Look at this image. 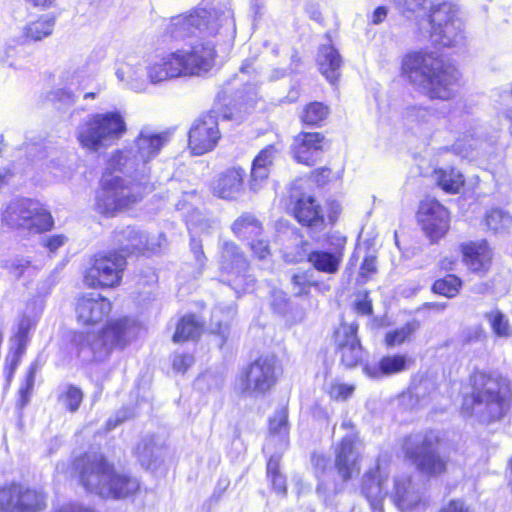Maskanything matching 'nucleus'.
Returning a JSON list of instances; mask_svg holds the SVG:
<instances>
[{
  "label": "nucleus",
  "mask_w": 512,
  "mask_h": 512,
  "mask_svg": "<svg viewBox=\"0 0 512 512\" xmlns=\"http://www.w3.org/2000/svg\"><path fill=\"white\" fill-rule=\"evenodd\" d=\"M288 213L302 227L312 230H323L327 225H334L341 214V206L331 201L327 204L326 214L317 199L307 193L288 196Z\"/></svg>",
  "instance_id": "10"
},
{
  "label": "nucleus",
  "mask_w": 512,
  "mask_h": 512,
  "mask_svg": "<svg viewBox=\"0 0 512 512\" xmlns=\"http://www.w3.org/2000/svg\"><path fill=\"white\" fill-rule=\"evenodd\" d=\"M254 227L255 217L252 214L246 213L233 223L232 230L237 236H242L248 231L252 232Z\"/></svg>",
  "instance_id": "54"
},
{
  "label": "nucleus",
  "mask_w": 512,
  "mask_h": 512,
  "mask_svg": "<svg viewBox=\"0 0 512 512\" xmlns=\"http://www.w3.org/2000/svg\"><path fill=\"white\" fill-rule=\"evenodd\" d=\"M343 253L315 249L307 254V262L318 272L336 274L341 266Z\"/></svg>",
  "instance_id": "31"
},
{
  "label": "nucleus",
  "mask_w": 512,
  "mask_h": 512,
  "mask_svg": "<svg viewBox=\"0 0 512 512\" xmlns=\"http://www.w3.org/2000/svg\"><path fill=\"white\" fill-rule=\"evenodd\" d=\"M418 327L419 324L416 321H410L399 328L387 331L383 338L385 348L393 349L402 346L412 338Z\"/></svg>",
  "instance_id": "38"
},
{
  "label": "nucleus",
  "mask_w": 512,
  "mask_h": 512,
  "mask_svg": "<svg viewBox=\"0 0 512 512\" xmlns=\"http://www.w3.org/2000/svg\"><path fill=\"white\" fill-rule=\"evenodd\" d=\"M170 141V133L159 132L155 129L145 126L139 131L134 140V148L139 156L149 165L150 161L157 157L161 149Z\"/></svg>",
  "instance_id": "23"
},
{
  "label": "nucleus",
  "mask_w": 512,
  "mask_h": 512,
  "mask_svg": "<svg viewBox=\"0 0 512 512\" xmlns=\"http://www.w3.org/2000/svg\"><path fill=\"white\" fill-rule=\"evenodd\" d=\"M268 428L272 434L287 433L288 431V409L282 407L277 410L269 419Z\"/></svg>",
  "instance_id": "49"
},
{
  "label": "nucleus",
  "mask_w": 512,
  "mask_h": 512,
  "mask_svg": "<svg viewBox=\"0 0 512 512\" xmlns=\"http://www.w3.org/2000/svg\"><path fill=\"white\" fill-rule=\"evenodd\" d=\"M32 328L31 319L28 317H23L19 323L18 331L15 335V341L17 344L15 355L13 356L9 371H8V379H10L20 362V357L24 354L26 345L28 342V334L30 329Z\"/></svg>",
  "instance_id": "39"
},
{
  "label": "nucleus",
  "mask_w": 512,
  "mask_h": 512,
  "mask_svg": "<svg viewBox=\"0 0 512 512\" xmlns=\"http://www.w3.org/2000/svg\"><path fill=\"white\" fill-rule=\"evenodd\" d=\"M399 73L430 101H451L462 85L457 65L426 49L406 52L401 57Z\"/></svg>",
  "instance_id": "2"
},
{
  "label": "nucleus",
  "mask_w": 512,
  "mask_h": 512,
  "mask_svg": "<svg viewBox=\"0 0 512 512\" xmlns=\"http://www.w3.org/2000/svg\"><path fill=\"white\" fill-rule=\"evenodd\" d=\"M146 192L128 184L127 179L105 174L101 188L96 194L95 209L98 213L112 217L138 202Z\"/></svg>",
  "instance_id": "12"
},
{
  "label": "nucleus",
  "mask_w": 512,
  "mask_h": 512,
  "mask_svg": "<svg viewBox=\"0 0 512 512\" xmlns=\"http://www.w3.org/2000/svg\"><path fill=\"white\" fill-rule=\"evenodd\" d=\"M291 284L296 296L307 297L312 289L320 290L321 283L314 280L313 273L309 270L299 271L293 274Z\"/></svg>",
  "instance_id": "44"
},
{
  "label": "nucleus",
  "mask_w": 512,
  "mask_h": 512,
  "mask_svg": "<svg viewBox=\"0 0 512 512\" xmlns=\"http://www.w3.org/2000/svg\"><path fill=\"white\" fill-rule=\"evenodd\" d=\"M67 240V237L65 235L59 234V235H52L49 237H46L43 240V244L46 248L49 249L51 252H55L58 248L63 246Z\"/></svg>",
  "instance_id": "61"
},
{
  "label": "nucleus",
  "mask_w": 512,
  "mask_h": 512,
  "mask_svg": "<svg viewBox=\"0 0 512 512\" xmlns=\"http://www.w3.org/2000/svg\"><path fill=\"white\" fill-rule=\"evenodd\" d=\"M244 176L245 171L241 168L225 171L213 182L214 195L227 200L236 198L242 191Z\"/></svg>",
  "instance_id": "26"
},
{
  "label": "nucleus",
  "mask_w": 512,
  "mask_h": 512,
  "mask_svg": "<svg viewBox=\"0 0 512 512\" xmlns=\"http://www.w3.org/2000/svg\"><path fill=\"white\" fill-rule=\"evenodd\" d=\"M58 400L70 412H76L83 400V392L74 385H67L60 393Z\"/></svg>",
  "instance_id": "46"
},
{
  "label": "nucleus",
  "mask_w": 512,
  "mask_h": 512,
  "mask_svg": "<svg viewBox=\"0 0 512 512\" xmlns=\"http://www.w3.org/2000/svg\"><path fill=\"white\" fill-rule=\"evenodd\" d=\"M362 445L359 432L343 436L334 450V469L343 483L351 481L361 472V455L357 448Z\"/></svg>",
  "instance_id": "18"
},
{
  "label": "nucleus",
  "mask_w": 512,
  "mask_h": 512,
  "mask_svg": "<svg viewBox=\"0 0 512 512\" xmlns=\"http://www.w3.org/2000/svg\"><path fill=\"white\" fill-rule=\"evenodd\" d=\"M331 339L334 354L343 369L351 370L364 363L367 357V349L362 343L357 321L341 320L333 328Z\"/></svg>",
  "instance_id": "13"
},
{
  "label": "nucleus",
  "mask_w": 512,
  "mask_h": 512,
  "mask_svg": "<svg viewBox=\"0 0 512 512\" xmlns=\"http://www.w3.org/2000/svg\"><path fill=\"white\" fill-rule=\"evenodd\" d=\"M92 80L85 66L67 69L61 77L62 85L73 89L77 93L88 87Z\"/></svg>",
  "instance_id": "41"
},
{
  "label": "nucleus",
  "mask_w": 512,
  "mask_h": 512,
  "mask_svg": "<svg viewBox=\"0 0 512 512\" xmlns=\"http://www.w3.org/2000/svg\"><path fill=\"white\" fill-rule=\"evenodd\" d=\"M77 98V92L65 85L51 92V100L59 102L65 106L73 105Z\"/></svg>",
  "instance_id": "52"
},
{
  "label": "nucleus",
  "mask_w": 512,
  "mask_h": 512,
  "mask_svg": "<svg viewBox=\"0 0 512 512\" xmlns=\"http://www.w3.org/2000/svg\"><path fill=\"white\" fill-rule=\"evenodd\" d=\"M253 368L254 363H251L246 370L241 372L237 382L238 390L245 396L252 395L256 389V378L252 376Z\"/></svg>",
  "instance_id": "50"
},
{
  "label": "nucleus",
  "mask_w": 512,
  "mask_h": 512,
  "mask_svg": "<svg viewBox=\"0 0 512 512\" xmlns=\"http://www.w3.org/2000/svg\"><path fill=\"white\" fill-rule=\"evenodd\" d=\"M110 311V301L97 293L83 295L77 301V318L85 325H93L102 321Z\"/></svg>",
  "instance_id": "22"
},
{
  "label": "nucleus",
  "mask_w": 512,
  "mask_h": 512,
  "mask_svg": "<svg viewBox=\"0 0 512 512\" xmlns=\"http://www.w3.org/2000/svg\"><path fill=\"white\" fill-rule=\"evenodd\" d=\"M317 65L320 73L331 84H336L340 77L342 58L332 44H322L318 49Z\"/></svg>",
  "instance_id": "27"
},
{
  "label": "nucleus",
  "mask_w": 512,
  "mask_h": 512,
  "mask_svg": "<svg viewBox=\"0 0 512 512\" xmlns=\"http://www.w3.org/2000/svg\"><path fill=\"white\" fill-rule=\"evenodd\" d=\"M432 176L436 186L451 195L460 193L466 184L464 174L454 166L436 167Z\"/></svg>",
  "instance_id": "29"
},
{
  "label": "nucleus",
  "mask_w": 512,
  "mask_h": 512,
  "mask_svg": "<svg viewBox=\"0 0 512 512\" xmlns=\"http://www.w3.org/2000/svg\"><path fill=\"white\" fill-rule=\"evenodd\" d=\"M399 10L407 18H426L430 37L444 47L454 46L464 39L455 4L443 1L427 6V0H398Z\"/></svg>",
  "instance_id": "6"
},
{
  "label": "nucleus",
  "mask_w": 512,
  "mask_h": 512,
  "mask_svg": "<svg viewBox=\"0 0 512 512\" xmlns=\"http://www.w3.org/2000/svg\"><path fill=\"white\" fill-rule=\"evenodd\" d=\"M469 390L462 394L459 413L482 425L501 421L512 400L511 380L498 372L475 370L468 377Z\"/></svg>",
  "instance_id": "3"
},
{
  "label": "nucleus",
  "mask_w": 512,
  "mask_h": 512,
  "mask_svg": "<svg viewBox=\"0 0 512 512\" xmlns=\"http://www.w3.org/2000/svg\"><path fill=\"white\" fill-rule=\"evenodd\" d=\"M47 497L41 490L11 484L0 488V512H41Z\"/></svg>",
  "instance_id": "17"
},
{
  "label": "nucleus",
  "mask_w": 512,
  "mask_h": 512,
  "mask_svg": "<svg viewBox=\"0 0 512 512\" xmlns=\"http://www.w3.org/2000/svg\"><path fill=\"white\" fill-rule=\"evenodd\" d=\"M194 363V357L191 354H175L172 360L173 369L176 372L184 373Z\"/></svg>",
  "instance_id": "59"
},
{
  "label": "nucleus",
  "mask_w": 512,
  "mask_h": 512,
  "mask_svg": "<svg viewBox=\"0 0 512 512\" xmlns=\"http://www.w3.org/2000/svg\"><path fill=\"white\" fill-rule=\"evenodd\" d=\"M134 413L130 408H122L116 414L109 418L106 423V431H111L124 421L133 417Z\"/></svg>",
  "instance_id": "57"
},
{
  "label": "nucleus",
  "mask_w": 512,
  "mask_h": 512,
  "mask_svg": "<svg viewBox=\"0 0 512 512\" xmlns=\"http://www.w3.org/2000/svg\"><path fill=\"white\" fill-rule=\"evenodd\" d=\"M80 484L102 498L123 500L140 491L137 477L114 469L101 453H86L73 463Z\"/></svg>",
  "instance_id": "5"
},
{
  "label": "nucleus",
  "mask_w": 512,
  "mask_h": 512,
  "mask_svg": "<svg viewBox=\"0 0 512 512\" xmlns=\"http://www.w3.org/2000/svg\"><path fill=\"white\" fill-rule=\"evenodd\" d=\"M377 273V257L374 254H369L362 260L359 277L362 282H367L371 277Z\"/></svg>",
  "instance_id": "53"
},
{
  "label": "nucleus",
  "mask_w": 512,
  "mask_h": 512,
  "mask_svg": "<svg viewBox=\"0 0 512 512\" xmlns=\"http://www.w3.org/2000/svg\"><path fill=\"white\" fill-rule=\"evenodd\" d=\"M30 266V261L24 258H14L5 264V267L16 278H20Z\"/></svg>",
  "instance_id": "56"
},
{
  "label": "nucleus",
  "mask_w": 512,
  "mask_h": 512,
  "mask_svg": "<svg viewBox=\"0 0 512 512\" xmlns=\"http://www.w3.org/2000/svg\"><path fill=\"white\" fill-rule=\"evenodd\" d=\"M353 308L358 314L363 316H371L373 314V305L368 291L363 293L361 299L354 302Z\"/></svg>",
  "instance_id": "58"
},
{
  "label": "nucleus",
  "mask_w": 512,
  "mask_h": 512,
  "mask_svg": "<svg viewBox=\"0 0 512 512\" xmlns=\"http://www.w3.org/2000/svg\"><path fill=\"white\" fill-rule=\"evenodd\" d=\"M39 365L37 361H34L28 370L25 384L22 385L19 389V401L17 403V406L22 409L30 400V396L34 387L35 383V375L36 372L39 370Z\"/></svg>",
  "instance_id": "47"
},
{
  "label": "nucleus",
  "mask_w": 512,
  "mask_h": 512,
  "mask_svg": "<svg viewBox=\"0 0 512 512\" xmlns=\"http://www.w3.org/2000/svg\"><path fill=\"white\" fill-rule=\"evenodd\" d=\"M116 77L125 82L127 87L142 92L147 88V82L141 69L140 59L134 56L127 57L116 69Z\"/></svg>",
  "instance_id": "28"
},
{
  "label": "nucleus",
  "mask_w": 512,
  "mask_h": 512,
  "mask_svg": "<svg viewBox=\"0 0 512 512\" xmlns=\"http://www.w3.org/2000/svg\"><path fill=\"white\" fill-rule=\"evenodd\" d=\"M356 387L354 384L332 383L329 388V396L334 401H346L352 397Z\"/></svg>",
  "instance_id": "51"
},
{
  "label": "nucleus",
  "mask_w": 512,
  "mask_h": 512,
  "mask_svg": "<svg viewBox=\"0 0 512 512\" xmlns=\"http://www.w3.org/2000/svg\"><path fill=\"white\" fill-rule=\"evenodd\" d=\"M2 223L23 234L41 233L53 226L51 214L31 199L11 200L2 213Z\"/></svg>",
  "instance_id": "11"
},
{
  "label": "nucleus",
  "mask_w": 512,
  "mask_h": 512,
  "mask_svg": "<svg viewBox=\"0 0 512 512\" xmlns=\"http://www.w3.org/2000/svg\"><path fill=\"white\" fill-rule=\"evenodd\" d=\"M330 141L324 133L318 131H300L292 140L290 153L298 164L313 167L320 160V156L329 147Z\"/></svg>",
  "instance_id": "20"
},
{
  "label": "nucleus",
  "mask_w": 512,
  "mask_h": 512,
  "mask_svg": "<svg viewBox=\"0 0 512 512\" xmlns=\"http://www.w3.org/2000/svg\"><path fill=\"white\" fill-rule=\"evenodd\" d=\"M164 442L159 436L147 435L143 437L135 448V455L141 466L148 469L160 456Z\"/></svg>",
  "instance_id": "32"
},
{
  "label": "nucleus",
  "mask_w": 512,
  "mask_h": 512,
  "mask_svg": "<svg viewBox=\"0 0 512 512\" xmlns=\"http://www.w3.org/2000/svg\"><path fill=\"white\" fill-rule=\"evenodd\" d=\"M310 178L317 186H324L331 181L332 170L327 166L315 168L310 172Z\"/></svg>",
  "instance_id": "55"
},
{
  "label": "nucleus",
  "mask_w": 512,
  "mask_h": 512,
  "mask_svg": "<svg viewBox=\"0 0 512 512\" xmlns=\"http://www.w3.org/2000/svg\"><path fill=\"white\" fill-rule=\"evenodd\" d=\"M457 264V258L453 256H444L438 261L437 267L440 272L449 273L450 271L455 269Z\"/></svg>",
  "instance_id": "62"
},
{
  "label": "nucleus",
  "mask_w": 512,
  "mask_h": 512,
  "mask_svg": "<svg viewBox=\"0 0 512 512\" xmlns=\"http://www.w3.org/2000/svg\"><path fill=\"white\" fill-rule=\"evenodd\" d=\"M483 222L487 231L503 233L512 226V216L499 208H492L485 213Z\"/></svg>",
  "instance_id": "40"
},
{
  "label": "nucleus",
  "mask_w": 512,
  "mask_h": 512,
  "mask_svg": "<svg viewBox=\"0 0 512 512\" xmlns=\"http://www.w3.org/2000/svg\"><path fill=\"white\" fill-rule=\"evenodd\" d=\"M119 172L126 176L127 182L133 187L150 193L154 183L150 181V166L139 156L132 146L113 152L107 162L105 174Z\"/></svg>",
  "instance_id": "14"
},
{
  "label": "nucleus",
  "mask_w": 512,
  "mask_h": 512,
  "mask_svg": "<svg viewBox=\"0 0 512 512\" xmlns=\"http://www.w3.org/2000/svg\"><path fill=\"white\" fill-rule=\"evenodd\" d=\"M439 512H470L469 509L464 506L463 502L460 500H450L446 505H444Z\"/></svg>",
  "instance_id": "63"
},
{
  "label": "nucleus",
  "mask_w": 512,
  "mask_h": 512,
  "mask_svg": "<svg viewBox=\"0 0 512 512\" xmlns=\"http://www.w3.org/2000/svg\"><path fill=\"white\" fill-rule=\"evenodd\" d=\"M331 110L330 107L321 101H310L306 103L299 115V121L303 126L320 128L325 125Z\"/></svg>",
  "instance_id": "33"
},
{
  "label": "nucleus",
  "mask_w": 512,
  "mask_h": 512,
  "mask_svg": "<svg viewBox=\"0 0 512 512\" xmlns=\"http://www.w3.org/2000/svg\"><path fill=\"white\" fill-rule=\"evenodd\" d=\"M55 512H95V511L93 509L84 507L79 504H67V505L62 506L60 509H58Z\"/></svg>",
  "instance_id": "64"
},
{
  "label": "nucleus",
  "mask_w": 512,
  "mask_h": 512,
  "mask_svg": "<svg viewBox=\"0 0 512 512\" xmlns=\"http://www.w3.org/2000/svg\"><path fill=\"white\" fill-rule=\"evenodd\" d=\"M361 491L373 509L381 507L385 498L383 479L380 476V466L368 469L362 477Z\"/></svg>",
  "instance_id": "30"
},
{
  "label": "nucleus",
  "mask_w": 512,
  "mask_h": 512,
  "mask_svg": "<svg viewBox=\"0 0 512 512\" xmlns=\"http://www.w3.org/2000/svg\"><path fill=\"white\" fill-rule=\"evenodd\" d=\"M414 361L405 353L383 355L374 367H365V373L371 378L389 377L408 370Z\"/></svg>",
  "instance_id": "24"
},
{
  "label": "nucleus",
  "mask_w": 512,
  "mask_h": 512,
  "mask_svg": "<svg viewBox=\"0 0 512 512\" xmlns=\"http://www.w3.org/2000/svg\"><path fill=\"white\" fill-rule=\"evenodd\" d=\"M125 131V121L118 112L95 114L79 125L77 139L83 148L97 152L113 144Z\"/></svg>",
  "instance_id": "9"
},
{
  "label": "nucleus",
  "mask_w": 512,
  "mask_h": 512,
  "mask_svg": "<svg viewBox=\"0 0 512 512\" xmlns=\"http://www.w3.org/2000/svg\"><path fill=\"white\" fill-rule=\"evenodd\" d=\"M444 438L433 429L404 436L400 448L404 460L427 479L443 477L448 473L450 459L441 454Z\"/></svg>",
  "instance_id": "7"
},
{
  "label": "nucleus",
  "mask_w": 512,
  "mask_h": 512,
  "mask_svg": "<svg viewBox=\"0 0 512 512\" xmlns=\"http://www.w3.org/2000/svg\"><path fill=\"white\" fill-rule=\"evenodd\" d=\"M457 250L462 264L469 273L483 276L491 270L494 248L486 238L460 242Z\"/></svg>",
  "instance_id": "19"
},
{
  "label": "nucleus",
  "mask_w": 512,
  "mask_h": 512,
  "mask_svg": "<svg viewBox=\"0 0 512 512\" xmlns=\"http://www.w3.org/2000/svg\"><path fill=\"white\" fill-rule=\"evenodd\" d=\"M235 20L231 0H203L194 9L163 22L164 41H187V48L156 56L146 66L151 84L199 76L215 64L216 46L233 39Z\"/></svg>",
  "instance_id": "1"
},
{
  "label": "nucleus",
  "mask_w": 512,
  "mask_h": 512,
  "mask_svg": "<svg viewBox=\"0 0 512 512\" xmlns=\"http://www.w3.org/2000/svg\"><path fill=\"white\" fill-rule=\"evenodd\" d=\"M256 68L254 58L247 59L243 62L240 67L238 79L245 82V94L237 91L233 100L229 99L228 91L222 90L218 93L213 108L197 119L190 128L189 131V148L194 155H203L217 145L220 139V131L218 128V120H233L241 121L243 116L241 110L237 109L236 106L239 100H244L245 105L248 104L249 100L252 101V95L255 91V78Z\"/></svg>",
  "instance_id": "4"
},
{
  "label": "nucleus",
  "mask_w": 512,
  "mask_h": 512,
  "mask_svg": "<svg viewBox=\"0 0 512 512\" xmlns=\"http://www.w3.org/2000/svg\"><path fill=\"white\" fill-rule=\"evenodd\" d=\"M55 25V20L52 17H40L33 21L24 29V36L30 41H40L45 37L51 35Z\"/></svg>",
  "instance_id": "43"
},
{
  "label": "nucleus",
  "mask_w": 512,
  "mask_h": 512,
  "mask_svg": "<svg viewBox=\"0 0 512 512\" xmlns=\"http://www.w3.org/2000/svg\"><path fill=\"white\" fill-rule=\"evenodd\" d=\"M126 267V256L118 252L95 255L86 270L84 281L89 287L110 288L118 286Z\"/></svg>",
  "instance_id": "15"
},
{
  "label": "nucleus",
  "mask_w": 512,
  "mask_h": 512,
  "mask_svg": "<svg viewBox=\"0 0 512 512\" xmlns=\"http://www.w3.org/2000/svg\"><path fill=\"white\" fill-rule=\"evenodd\" d=\"M202 331V325L192 315L184 316L177 324L176 331L173 335L175 343L195 340Z\"/></svg>",
  "instance_id": "42"
},
{
  "label": "nucleus",
  "mask_w": 512,
  "mask_h": 512,
  "mask_svg": "<svg viewBox=\"0 0 512 512\" xmlns=\"http://www.w3.org/2000/svg\"><path fill=\"white\" fill-rule=\"evenodd\" d=\"M278 150L275 145H268L258 153V179H267L268 170L277 157Z\"/></svg>",
  "instance_id": "48"
},
{
  "label": "nucleus",
  "mask_w": 512,
  "mask_h": 512,
  "mask_svg": "<svg viewBox=\"0 0 512 512\" xmlns=\"http://www.w3.org/2000/svg\"><path fill=\"white\" fill-rule=\"evenodd\" d=\"M114 242L118 246V249L122 253H125V256L132 253L144 252L145 250H155L154 247L150 246L147 236L132 226L116 230L114 233Z\"/></svg>",
  "instance_id": "25"
},
{
  "label": "nucleus",
  "mask_w": 512,
  "mask_h": 512,
  "mask_svg": "<svg viewBox=\"0 0 512 512\" xmlns=\"http://www.w3.org/2000/svg\"><path fill=\"white\" fill-rule=\"evenodd\" d=\"M249 264L243 253L233 242L225 241L221 246L219 258V271L222 281L230 282L235 280L238 286L241 285Z\"/></svg>",
  "instance_id": "21"
},
{
  "label": "nucleus",
  "mask_w": 512,
  "mask_h": 512,
  "mask_svg": "<svg viewBox=\"0 0 512 512\" xmlns=\"http://www.w3.org/2000/svg\"><path fill=\"white\" fill-rule=\"evenodd\" d=\"M137 333L135 322L129 318L110 321L100 332H77L72 343L78 356L86 361L105 359L114 348H124Z\"/></svg>",
  "instance_id": "8"
},
{
  "label": "nucleus",
  "mask_w": 512,
  "mask_h": 512,
  "mask_svg": "<svg viewBox=\"0 0 512 512\" xmlns=\"http://www.w3.org/2000/svg\"><path fill=\"white\" fill-rule=\"evenodd\" d=\"M281 458V454H274L269 457L266 463V476L273 490L281 496H286L287 483L285 475L280 471Z\"/></svg>",
  "instance_id": "37"
},
{
  "label": "nucleus",
  "mask_w": 512,
  "mask_h": 512,
  "mask_svg": "<svg viewBox=\"0 0 512 512\" xmlns=\"http://www.w3.org/2000/svg\"><path fill=\"white\" fill-rule=\"evenodd\" d=\"M485 318L489 321L490 327L494 335L501 338H508L512 334V329L508 317L498 309H494L485 314Z\"/></svg>",
  "instance_id": "45"
},
{
  "label": "nucleus",
  "mask_w": 512,
  "mask_h": 512,
  "mask_svg": "<svg viewBox=\"0 0 512 512\" xmlns=\"http://www.w3.org/2000/svg\"><path fill=\"white\" fill-rule=\"evenodd\" d=\"M414 491L410 479L395 482L393 491L394 504L403 511L412 510L420 503L419 498H413Z\"/></svg>",
  "instance_id": "36"
},
{
  "label": "nucleus",
  "mask_w": 512,
  "mask_h": 512,
  "mask_svg": "<svg viewBox=\"0 0 512 512\" xmlns=\"http://www.w3.org/2000/svg\"><path fill=\"white\" fill-rule=\"evenodd\" d=\"M311 463L316 473H324L329 466V458L323 454H312Z\"/></svg>",
  "instance_id": "60"
},
{
  "label": "nucleus",
  "mask_w": 512,
  "mask_h": 512,
  "mask_svg": "<svg viewBox=\"0 0 512 512\" xmlns=\"http://www.w3.org/2000/svg\"><path fill=\"white\" fill-rule=\"evenodd\" d=\"M464 288L463 279L454 273H445L437 277L430 286L432 294L444 297L446 299H454L458 297Z\"/></svg>",
  "instance_id": "34"
},
{
  "label": "nucleus",
  "mask_w": 512,
  "mask_h": 512,
  "mask_svg": "<svg viewBox=\"0 0 512 512\" xmlns=\"http://www.w3.org/2000/svg\"><path fill=\"white\" fill-rule=\"evenodd\" d=\"M281 368L274 357L258 360V393L269 391L277 383Z\"/></svg>",
  "instance_id": "35"
},
{
  "label": "nucleus",
  "mask_w": 512,
  "mask_h": 512,
  "mask_svg": "<svg viewBox=\"0 0 512 512\" xmlns=\"http://www.w3.org/2000/svg\"><path fill=\"white\" fill-rule=\"evenodd\" d=\"M416 217L421 230L432 244L438 243L450 229V211L430 195L420 201Z\"/></svg>",
  "instance_id": "16"
}]
</instances>
